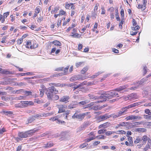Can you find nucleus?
<instances>
[{
  "instance_id": "36",
  "label": "nucleus",
  "mask_w": 151,
  "mask_h": 151,
  "mask_svg": "<svg viewBox=\"0 0 151 151\" xmlns=\"http://www.w3.org/2000/svg\"><path fill=\"white\" fill-rule=\"evenodd\" d=\"M88 68L87 67H86L83 68L81 70V73L82 74H84L88 70Z\"/></svg>"
},
{
  "instance_id": "13",
  "label": "nucleus",
  "mask_w": 151,
  "mask_h": 151,
  "mask_svg": "<svg viewBox=\"0 0 151 151\" xmlns=\"http://www.w3.org/2000/svg\"><path fill=\"white\" fill-rule=\"evenodd\" d=\"M141 140L142 142V143L143 144H145L146 142L148 141L151 140V139L147 135H145L142 136V138Z\"/></svg>"
},
{
  "instance_id": "40",
  "label": "nucleus",
  "mask_w": 151,
  "mask_h": 151,
  "mask_svg": "<svg viewBox=\"0 0 151 151\" xmlns=\"http://www.w3.org/2000/svg\"><path fill=\"white\" fill-rule=\"evenodd\" d=\"M115 133L116 132L114 131H107L105 132V134L106 136H109L110 135Z\"/></svg>"
},
{
  "instance_id": "35",
  "label": "nucleus",
  "mask_w": 151,
  "mask_h": 151,
  "mask_svg": "<svg viewBox=\"0 0 151 151\" xmlns=\"http://www.w3.org/2000/svg\"><path fill=\"white\" fill-rule=\"evenodd\" d=\"M69 66H67L65 68H64V73H61V75H65L67 74L68 70L69 68Z\"/></svg>"
},
{
  "instance_id": "16",
  "label": "nucleus",
  "mask_w": 151,
  "mask_h": 151,
  "mask_svg": "<svg viewBox=\"0 0 151 151\" xmlns=\"http://www.w3.org/2000/svg\"><path fill=\"white\" fill-rule=\"evenodd\" d=\"M129 100L130 101H134L138 99V97L136 93H133L129 95Z\"/></svg>"
},
{
  "instance_id": "31",
  "label": "nucleus",
  "mask_w": 151,
  "mask_h": 151,
  "mask_svg": "<svg viewBox=\"0 0 151 151\" xmlns=\"http://www.w3.org/2000/svg\"><path fill=\"white\" fill-rule=\"evenodd\" d=\"M35 119V118L34 117V116H33L28 119V123H31L34 122Z\"/></svg>"
},
{
  "instance_id": "39",
  "label": "nucleus",
  "mask_w": 151,
  "mask_h": 151,
  "mask_svg": "<svg viewBox=\"0 0 151 151\" xmlns=\"http://www.w3.org/2000/svg\"><path fill=\"white\" fill-rule=\"evenodd\" d=\"M70 7L69 3L68 2H66L65 3V7L66 9H69Z\"/></svg>"
},
{
  "instance_id": "1",
  "label": "nucleus",
  "mask_w": 151,
  "mask_h": 151,
  "mask_svg": "<svg viewBox=\"0 0 151 151\" xmlns=\"http://www.w3.org/2000/svg\"><path fill=\"white\" fill-rule=\"evenodd\" d=\"M37 131V130L32 129L26 131L19 132L17 134L18 136L14 137V138L17 142H19L22 140L24 138H26L32 136Z\"/></svg>"
},
{
  "instance_id": "56",
  "label": "nucleus",
  "mask_w": 151,
  "mask_h": 151,
  "mask_svg": "<svg viewBox=\"0 0 151 151\" xmlns=\"http://www.w3.org/2000/svg\"><path fill=\"white\" fill-rule=\"evenodd\" d=\"M120 14H121V18H124V10L123 9H121V12H120Z\"/></svg>"
},
{
  "instance_id": "27",
  "label": "nucleus",
  "mask_w": 151,
  "mask_h": 151,
  "mask_svg": "<svg viewBox=\"0 0 151 151\" xmlns=\"http://www.w3.org/2000/svg\"><path fill=\"white\" fill-rule=\"evenodd\" d=\"M32 42L30 40H28L27 41L26 43V47L27 48L31 49L32 48Z\"/></svg>"
},
{
  "instance_id": "61",
  "label": "nucleus",
  "mask_w": 151,
  "mask_h": 151,
  "mask_svg": "<svg viewBox=\"0 0 151 151\" xmlns=\"http://www.w3.org/2000/svg\"><path fill=\"white\" fill-rule=\"evenodd\" d=\"M64 68L63 67H60L56 68L55 69V71H62L63 70Z\"/></svg>"
},
{
  "instance_id": "20",
  "label": "nucleus",
  "mask_w": 151,
  "mask_h": 151,
  "mask_svg": "<svg viewBox=\"0 0 151 151\" xmlns=\"http://www.w3.org/2000/svg\"><path fill=\"white\" fill-rule=\"evenodd\" d=\"M77 25V24L76 23H73L71 26L69 27L66 30V31L67 32H68L70 31L73 28L75 27Z\"/></svg>"
},
{
  "instance_id": "19",
  "label": "nucleus",
  "mask_w": 151,
  "mask_h": 151,
  "mask_svg": "<svg viewBox=\"0 0 151 151\" xmlns=\"http://www.w3.org/2000/svg\"><path fill=\"white\" fill-rule=\"evenodd\" d=\"M110 117H111V116L108 115L107 114H105L104 115L100 116L99 119L101 121H103Z\"/></svg>"
},
{
  "instance_id": "49",
  "label": "nucleus",
  "mask_w": 151,
  "mask_h": 151,
  "mask_svg": "<svg viewBox=\"0 0 151 151\" xmlns=\"http://www.w3.org/2000/svg\"><path fill=\"white\" fill-rule=\"evenodd\" d=\"M87 84V81H84L82 83H81L79 84L78 85V86H79L80 88H82L81 87H83L84 85H86Z\"/></svg>"
},
{
  "instance_id": "5",
  "label": "nucleus",
  "mask_w": 151,
  "mask_h": 151,
  "mask_svg": "<svg viewBox=\"0 0 151 151\" xmlns=\"http://www.w3.org/2000/svg\"><path fill=\"white\" fill-rule=\"evenodd\" d=\"M102 102L101 101H98L97 102H94V104L93 106L91 107V109L94 110H99L101 109L102 108H103L106 106V105H104L103 106H100L99 105L96 104L98 103Z\"/></svg>"
},
{
  "instance_id": "12",
  "label": "nucleus",
  "mask_w": 151,
  "mask_h": 151,
  "mask_svg": "<svg viewBox=\"0 0 151 151\" xmlns=\"http://www.w3.org/2000/svg\"><path fill=\"white\" fill-rule=\"evenodd\" d=\"M141 119V116H136L134 115H131L128 116L125 118V119L127 121L134 119Z\"/></svg>"
},
{
  "instance_id": "6",
  "label": "nucleus",
  "mask_w": 151,
  "mask_h": 151,
  "mask_svg": "<svg viewBox=\"0 0 151 151\" xmlns=\"http://www.w3.org/2000/svg\"><path fill=\"white\" fill-rule=\"evenodd\" d=\"M86 77H83L81 75H77L74 76L72 77L70 79V81H73L78 80H84L87 78Z\"/></svg>"
},
{
  "instance_id": "46",
  "label": "nucleus",
  "mask_w": 151,
  "mask_h": 151,
  "mask_svg": "<svg viewBox=\"0 0 151 151\" xmlns=\"http://www.w3.org/2000/svg\"><path fill=\"white\" fill-rule=\"evenodd\" d=\"M106 131V129H102L99 130L98 132V133L99 134H103Z\"/></svg>"
},
{
  "instance_id": "62",
  "label": "nucleus",
  "mask_w": 151,
  "mask_h": 151,
  "mask_svg": "<svg viewBox=\"0 0 151 151\" xmlns=\"http://www.w3.org/2000/svg\"><path fill=\"white\" fill-rule=\"evenodd\" d=\"M147 67L145 66L143 68V75H145L147 73Z\"/></svg>"
},
{
  "instance_id": "22",
  "label": "nucleus",
  "mask_w": 151,
  "mask_h": 151,
  "mask_svg": "<svg viewBox=\"0 0 151 151\" xmlns=\"http://www.w3.org/2000/svg\"><path fill=\"white\" fill-rule=\"evenodd\" d=\"M50 44H53L55 46H60L62 45L61 43L59 41L55 40L50 42Z\"/></svg>"
},
{
  "instance_id": "64",
  "label": "nucleus",
  "mask_w": 151,
  "mask_h": 151,
  "mask_svg": "<svg viewBox=\"0 0 151 151\" xmlns=\"http://www.w3.org/2000/svg\"><path fill=\"white\" fill-rule=\"evenodd\" d=\"M145 112L146 114H151V112L149 109H145Z\"/></svg>"
},
{
  "instance_id": "30",
  "label": "nucleus",
  "mask_w": 151,
  "mask_h": 151,
  "mask_svg": "<svg viewBox=\"0 0 151 151\" xmlns=\"http://www.w3.org/2000/svg\"><path fill=\"white\" fill-rule=\"evenodd\" d=\"M59 99V96L56 94H54L51 100L57 101Z\"/></svg>"
},
{
  "instance_id": "14",
  "label": "nucleus",
  "mask_w": 151,
  "mask_h": 151,
  "mask_svg": "<svg viewBox=\"0 0 151 151\" xmlns=\"http://www.w3.org/2000/svg\"><path fill=\"white\" fill-rule=\"evenodd\" d=\"M69 99L70 97L69 96H64L60 99L59 101L60 102L66 103L68 102Z\"/></svg>"
},
{
  "instance_id": "29",
  "label": "nucleus",
  "mask_w": 151,
  "mask_h": 151,
  "mask_svg": "<svg viewBox=\"0 0 151 151\" xmlns=\"http://www.w3.org/2000/svg\"><path fill=\"white\" fill-rule=\"evenodd\" d=\"M58 118V116H56L50 118V120L52 122H54L56 121H57V122H58L59 119Z\"/></svg>"
},
{
  "instance_id": "58",
  "label": "nucleus",
  "mask_w": 151,
  "mask_h": 151,
  "mask_svg": "<svg viewBox=\"0 0 151 151\" xmlns=\"http://www.w3.org/2000/svg\"><path fill=\"white\" fill-rule=\"evenodd\" d=\"M24 94L27 96L31 95L32 92L30 91H25L24 92Z\"/></svg>"
},
{
  "instance_id": "17",
  "label": "nucleus",
  "mask_w": 151,
  "mask_h": 151,
  "mask_svg": "<svg viewBox=\"0 0 151 151\" xmlns=\"http://www.w3.org/2000/svg\"><path fill=\"white\" fill-rule=\"evenodd\" d=\"M48 90L50 92L53 93L55 94L58 93L59 92L55 88V87L53 86L49 87L48 88Z\"/></svg>"
},
{
  "instance_id": "11",
  "label": "nucleus",
  "mask_w": 151,
  "mask_h": 151,
  "mask_svg": "<svg viewBox=\"0 0 151 151\" xmlns=\"http://www.w3.org/2000/svg\"><path fill=\"white\" fill-rule=\"evenodd\" d=\"M58 108L59 111L58 113H62L65 112V109L67 108V106L65 104H61L58 105Z\"/></svg>"
},
{
  "instance_id": "50",
  "label": "nucleus",
  "mask_w": 151,
  "mask_h": 151,
  "mask_svg": "<svg viewBox=\"0 0 151 151\" xmlns=\"http://www.w3.org/2000/svg\"><path fill=\"white\" fill-rule=\"evenodd\" d=\"M137 130L139 132H145L146 131V129L144 128H138L137 129Z\"/></svg>"
},
{
  "instance_id": "54",
  "label": "nucleus",
  "mask_w": 151,
  "mask_h": 151,
  "mask_svg": "<svg viewBox=\"0 0 151 151\" xmlns=\"http://www.w3.org/2000/svg\"><path fill=\"white\" fill-rule=\"evenodd\" d=\"M99 6V3H97L95 4V6L94 8V11L95 12H96L97 11L98 6Z\"/></svg>"
},
{
  "instance_id": "63",
  "label": "nucleus",
  "mask_w": 151,
  "mask_h": 151,
  "mask_svg": "<svg viewBox=\"0 0 151 151\" xmlns=\"http://www.w3.org/2000/svg\"><path fill=\"white\" fill-rule=\"evenodd\" d=\"M128 140L129 141L130 144H132L133 143V139L132 137L130 136H128Z\"/></svg>"
},
{
  "instance_id": "34",
  "label": "nucleus",
  "mask_w": 151,
  "mask_h": 151,
  "mask_svg": "<svg viewBox=\"0 0 151 151\" xmlns=\"http://www.w3.org/2000/svg\"><path fill=\"white\" fill-rule=\"evenodd\" d=\"M38 45L36 43L35 41H33L31 49L36 48L38 47Z\"/></svg>"
},
{
  "instance_id": "7",
  "label": "nucleus",
  "mask_w": 151,
  "mask_h": 151,
  "mask_svg": "<svg viewBox=\"0 0 151 151\" xmlns=\"http://www.w3.org/2000/svg\"><path fill=\"white\" fill-rule=\"evenodd\" d=\"M22 108H26L29 105H34V102L32 101H21Z\"/></svg>"
},
{
  "instance_id": "43",
  "label": "nucleus",
  "mask_w": 151,
  "mask_h": 151,
  "mask_svg": "<svg viewBox=\"0 0 151 151\" xmlns=\"http://www.w3.org/2000/svg\"><path fill=\"white\" fill-rule=\"evenodd\" d=\"M124 22V18H122L121 22L119 23V27L121 29L122 28V25Z\"/></svg>"
},
{
  "instance_id": "15",
  "label": "nucleus",
  "mask_w": 151,
  "mask_h": 151,
  "mask_svg": "<svg viewBox=\"0 0 151 151\" xmlns=\"http://www.w3.org/2000/svg\"><path fill=\"white\" fill-rule=\"evenodd\" d=\"M49 85L50 86H53L54 87H62L65 86V84L60 83H49Z\"/></svg>"
},
{
  "instance_id": "25",
  "label": "nucleus",
  "mask_w": 151,
  "mask_h": 151,
  "mask_svg": "<svg viewBox=\"0 0 151 151\" xmlns=\"http://www.w3.org/2000/svg\"><path fill=\"white\" fill-rule=\"evenodd\" d=\"M109 126V123L107 122L100 125L99 127V128H100L102 127H103L104 128H106L108 127Z\"/></svg>"
},
{
  "instance_id": "4",
  "label": "nucleus",
  "mask_w": 151,
  "mask_h": 151,
  "mask_svg": "<svg viewBox=\"0 0 151 151\" xmlns=\"http://www.w3.org/2000/svg\"><path fill=\"white\" fill-rule=\"evenodd\" d=\"M51 115V114L49 113L38 114L34 115V117L35 118V119H41L42 117H46Z\"/></svg>"
},
{
  "instance_id": "9",
  "label": "nucleus",
  "mask_w": 151,
  "mask_h": 151,
  "mask_svg": "<svg viewBox=\"0 0 151 151\" xmlns=\"http://www.w3.org/2000/svg\"><path fill=\"white\" fill-rule=\"evenodd\" d=\"M139 102L134 103L124 107L122 108L121 110H123L124 111L125 110L126 111H125V112H126L127 111L128 109L137 106L139 105Z\"/></svg>"
},
{
  "instance_id": "60",
  "label": "nucleus",
  "mask_w": 151,
  "mask_h": 151,
  "mask_svg": "<svg viewBox=\"0 0 151 151\" xmlns=\"http://www.w3.org/2000/svg\"><path fill=\"white\" fill-rule=\"evenodd\" d=\"M74 10L75 9H71L70 15L71 17H73L76 13V11Z\"/></svg>"
},
{
  "instance_id": "41",
  "label": "nucleus",
  "mask_w": 151,
  "mask_h": 151,
  "mask_svg": "<svg viewBox=\"0 0 151 151\" xmlns=\"http://www.w3.org/2000/svg\"><path fill=\"white\" fill-rule=\"evenodd\" d=\"M139 27L138 25L133 26L131 27V29L132 30L137 31L139 29Z\"/></svg>"
},
{
  "instance_id": "48",
  "label": "nucleus",
  "mask_w": 151,
  "mask_h": 151,
  "mask_svg": "<svg viewBox=\"0 0 151 151\" xmlns=\"http://www.w3.org/2000/svg\"><path fill=\"white\" fill-rule=\"evenodd\" d=\"M144 117L146 119H151V114L150 115H144Z\"/></svg>"
},
{
  "instance_id": "3",
  "label": "nucleus",
  "mask_w": 151,
  "mask_h": 151,
  "mask_svg": "<svg viewBox=\"0 0 151 151\" xmlns=\"http://www.w3.org/2000/svg\"><path fill=\"white\" fill-rule=\"evenodd\" d=\"M104 96L108 99H111L113 97L116 96H118V93L115 91H108L104 94Z\"/></svg>"
},
{
  "instance_id": "47",
  "label": "nucleus",
  "mask_w": 151,
  "mask_h": 151,
  "mask_svg": "<svg viewBox=\"0 0 151 151\" xmlns=\"http://www.w3.org/2000/svg\"><path fill=\"white\" fill-rule=\"evenodd\" d=\"M14 106L16 108H22L21 101L18 104H15Z\"/></svg>"
},
{
  "instance_id": "26",
  "label": "nucleus",
  "mask_w": 151,
  "mask_h": 151,
  "mask_svg": "<svg viewBox=\"0 0 151 151\" xmlns=\"http://www.w3.org/2000/svg\"><path fill=\"white\" fill-rule=\"evenodd\" d=\"M60 16H66L67 13L65 11H64L63 9H61L59 11V13Z\"/></svg>"
},
{
  "instance_id": "53",
  "label": "nucleus",
  "mask_w": 151,
  "mask_h": 151,
  "mask_svg": "<svg viewBox=\"0 0 151 151\" xmlns=\"http://www.w3.org/2000/svg\"><path fill=\"white\" fill-rule=\"evenodd\" d=\"M69 4H70V9H75L76 7L74 5V4L72 3H69Z\"/></svg>"
},
{
  "instance_id": "24",
  "label": "nucleus",
  "mask_w": 151,
  "mask_h": 151,
  "mask_svg": "<svg viewBox=\"0 0 151 151\" xmlns=\"http://www.w3.org/2000/svg\"><path fill=\"white\" fill-rule=\"evenodd\" d=\"M127 86V85H123L122 86H120L119 88H116L115 89V90L118 91H122L126 88Z\"/></svg>"
},
{
  "instance_id": "45",
  "label": "nucleus",
  "mask_w": 151,
  "mask_h": 151,
  "mask_svg": "<svg viewBox=\"0 0 151 151\" xmlns=\"http://www.w3.org/2000/svg\"><path fill=\"white\" fill-rule=\"evenodd\" d=\"M95 136L92 137L91 138H87L86 139H85V141L86 142H88L90 141L91 140H92L93 139H95Z\"/></svg>"
},
{
  "instance_id": "38",
  "label": "nucleus",
  "mask_w": 151,
  "mask_h": 151,
  "mask_svg": "<svg viewBox=\"0 0 151 151\" xmlns=\"http://www.w3.org/2000/svg\"><path fill=\"white\" fill-rule=\"evenodd\" d=\"M70 111L69 110H67L65 111V113L63 114V116H65V119H68V115L70 114Z\"/></svg>"
},
{
  "instance_id": "51",
  "label": "nucleus",
  "mask_w": 151,
  "mask_h": 151,
  "mask_svg": "<svg viewBox=\"0 0 151 151\" xmlns=\"http://www.w3.org/2000/svg\"><path fill=\"white\" fill-rule=\"evenodd\" d=\"M88 145V144L86 143H84L80 145L79 147L80 149H82L86 147L87 145Z\"/></svg>"
},
{
  "instance_id": "57",
  "label": "nucleus",
  "mask_w": 151,
  "mask_h": 151,
  "mask_svg": "<svg viewBox=\"0 0 151 151\" xmlns=\"http://www.w3.org/2000/svg\"><path fill=\"white\" fill-rule=\"evenodd\" d=\"M40 96L42 97L43 96L44 93V90L43 89H41L40 90Z\"/></svg>"
},
{
  "instance_id": "10",
  "label": "nucleus",
  "mask_w": 151,
  "mask_h": 151,
  "mask_svg": "<svg viewBox=\"0 0 151 151\" xmlns=\"http://www.w3.org/2000/svg\"><path fill=\"white\" fill-rule=\"evenodd\" d=\"M139 102L134 103L124 107L122 108L121 110H123L124 111L125 110L126 111H125V112H126L127 111L128 109L137 106L139 105Z\"/></svg>"
},
{
  "instance_id": "37",
  "label": "nucleus",
  "mask_w": 151,
  "mask_h": 151,
  "mask_svg": "<svg viewBox=\"0 0 151 151\" xmlns=\"http://www.w3.org/2000/svg\"><path fill=\"white\" fill-rule=\"evenodd\" d=\"M95 139L98 138L100 139H104L106 138V137L104 135H101L95 136Z\"/></svg>"
},
{
  "instance_id": "55",
  "label": "nucleus",
  "mask_w": 151,
  "mask_h": 151,
  "mask_svg": "<svg viewBox=\"0 0 151 151\" xmlns=\"http://www.w3.org/2000/svg\"><path fill=\"white\" fill-rule=\"evenodd\" d=\"M4 114L7 115H8V114H12L13 112L10 111H4Z\"/></svg>"
},
{
  "instance_id": "8",
  "label": "nucleus",
  "mask_w": 151,
  "mask_h": 151,
  "mask_svg": "<svg viewBox=\"0 0 151 151\" xmlns=\"http://www.w3.org/2000/svg\"><path fill=\"white\" fill-rule=\"evenodd\" d=\"M142 4H138L137 8L138 9H141L142 11H143L146 8V5L147 2V0H142Z\"/></svg>"
},
{
  "instance_id": "21",
  "label": "nucleus",
  "mask_w": 151,
  "mask_h": 151,
  "mask_svg": "<svg viewBox=\"0 0 151 151\" xmlns=\"http://www.w3.org/2000/svg\"><path fill=\"white\" fill-rule=\"evenodd\" d=\"M53 93L50 92L49 91L48 92V91L46 93V94L47 95V97L49 100H51L54 94H53Z\"/></svg>"
},
{
  "instance_id": "2",
  "label": "nucleus",
  "mask_w": 151,
  "mask_h": 151,
  "mask_svg": "<svg viewBox=\"0 0 151 151\" xmlns=\"http://www.w3.org/2000/svg\"><path fill=\"white\" fill-rule=\"evenodd\" d=\"M80 111H76L74 115L72 116L73 119H77L79 121H82L83 119L85 116L87 118H89L91 117L90 115H89L90 112H88L83 114H80Z\"/></svg>"
},
{
  "instance_id": "44",
  "label": "nucleus",
  "mask_w": 151,
  "mask_h": 151,
  "mask_svg": "<svg viewBox=\"0 0 151 151\" xmlns=\"http://www.w3.org/2000/svg\"><path fill=\"white\" fill-rule=\"evenodd\" d=\"M125 111H126L125 110L124 111L123 110H122V111H119L117 114V115H118L119 117L120 116L124 114V113H125Z\"/></svg>"
},
{
  "instance_id": "33",
  "label": "nucleus",
  "mask_w": 151,
  "mask_h": 151,
  "mask_svg": "<svg viewBox=\"0 0 151 151\" xmlns=\"http://www.w3.org/2000/svg\"><path fill=\"white\" fill-rule=\"evenodd\" d=\"M70 36L74 38H78L80 37L81 35H79V34L77 33H75L72 35H70Z\"/></svg>"
},
{
  "instance_id": "32",
  "label": "nucleus",
  "mask_w": 151,
  "mask_h": 151,
  "mask_svg": "<svg viewBox=\"0 0 151 151\" xmlns=\"http://www.w3.org/2000/svg\"><path fill=\"white\" fill-rule=\"evenodd\" d=\"M88 96L90 99H92L93 100H95L98 99L97 96H95L92 94H89L88 95Z\"/></svg>"
},
{
  "instance_id": "23",
  "label": "nucleus",
  "mask_w": 151,
  "mask_h": 151,
  "mask_svg": "<svg viewBox=\"0 0 151 151\" xmlns=\"http://www.w3.org/2000/svg\"><path fill=\"white\" fill-rule=\"evenodd\" d=\"M59 9L60 7L58 6H55L51 11V14H53L56 13L59 10Z\"/></svg>"
},
{
  "instance_id": "42",
  "label": "nucleus",
  "mask_w": 151,
  "mask_h": 151,
  "mask_svg": "<svg viewBox=\"0 0 151 151\" xmlns=\"http://www.w3.org/2000/svg\"><path fill=\"white\" fill-rule=\"evenodd\" d=\"M101 73L100 72H98L96 73L95 74L92 75L91 77H90V78H94L97 77L100 74H101Z\"/></svg>"
},
{
  "instance_id": "18",
  "label": "nucleus",
  "mask_w": 151,
  "mask_h": 151,
  "mask_svg": "<svg viewBox=\"0 0 151 151\" xmlns=\"http://www.w3.org/2000/svg\"><path fill=\"white\" fill-rule=\"evenodd\" d=\"M54 144L52 141H50L44 144L43 147L45 148H50L53 146Z\"/></svg>"
},
{
  "instance_id": "59",
  "label": "nucleus",
  "mask_w": 151,
  "mask_h": 151,
  "mask_svg": "<svg viewBox=\"0 0 151 151\" xmlns=\"http://www.w3.org/2000/svg\"><path fill=\"white\" fill-rule=\"evenodd\" d=\"M40 12V7L37 6L35 9V12L37 13H39Z\"/></svg>"
},
{
  "instance_id": "52",
  "label": "nucleus",
  "mask_w": 151,
  "mask_h": 151,
  "mask_svg": "<svg viewBox=\"0 0 151 151\" xmlns=\"http://www.w3.org/2000/svg\"><path fill=\"white\" fill-rule=\"evenodd\" d=\"M43 17L41 16L40 15V16L38 17L37 19V21L38 22H40L42 21L43 20Z\"/></svg>"
},
{
  "instance_id": "28",
  "label": "nucleus",
  "mask_w": 151,
  "mask_h": 151,
  "mask_svg": "<svg viewBox=\"0 0 151 151\" xmlns=\"http://www.w3.org/2000/svg\"><path fill=\"white\" fill-rule=\"evenodd\" d=\"M90 27L89 24H87L86 26H84L81 29V33H83L87 28H88Z\"/></svg>"
}]
</instances>
